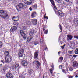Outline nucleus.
<instances>
[{
	"mask_svg": "<svg viewBox=\"0 0 78 78\" xmlns=\"http://www.w3.org/2000/svg\"><path fill=\"white\" fill-rule=\"evenodd\" d=\"M13 19H16V17H13Z\"/></svg>",
	"mask_w": 78,
	"mask_h": 78,
	"instance_id": "052dcab7",
	"label": "nucleus"
},
{
	"mask_svg": "<svg viewBox=\"0 0 78 78\" xmlns=\"http://www.w3.org/2000/svg\"><path fill=\"white\" fill-rule=\"evenodd\" d=\"M1 62H2V64H4V62H5L4 61H3V60H1Z\"/></svg>",
	"mask_w": 78,
	"mask_h": 78,
	"instance_id": "79ce46f5",
	"label": "nucleus"
},
{
	"mask_svg": "<svg viewBox=\"0 0 78 78\" xmlns=\"http://www.w3.org/2000/svg\"><path fill=\"white\" fill-rule=\"evenodd\" d=\"M63 58L62 57H61L59 58V59L58 60L59 62H62V60H63Z\"/></svg>",
	"mask_w": 78,
	"mask_h": 78,
	"instance_id": "4be33fe9",
	"label": "nucleus"
},
{
	"mask_svg": "<svg viewBox=\"0 0 78 78\" xmlns=\"http://www.w3.org/2000/svg\"><path fill=\"white\" fill-rule=\"evenodd\" d=\"M34 64H36L35 60H34L32 63V64H33V65H34Z\"/></svg>",
	"mask_w": 78,
	"mask_h": 78,
	"instance_id": "58836bf2",
	"label": "nucleus"
},
{
	"mask_svg": "<svg viewBox=\"0 0 78 78\" xmlns=\"http://www.w3.org/2000/svg\"><path fill=\"white\" fill-rule=\"evenodd\" d=\"M76 44H78V41H76Z\"/></svg>",
	"mask_w": 78,
	"mask_h": 78,
	"instance_id": "4d7b16f0",
	"label": "nucleus"
},
{
	"mask_svg": "<svg viewBox=\"0 0 78 78\" xmlns=\"http://www.w3.org/2000/svg\"><path fill=\"white\" fill-rule=\"evenodd\" d=\"M22 29L23 30H25L27 29V27L26 26H22Z\"/></svg>",
	"mask_w": 78,
	"mask_h": 78,
	"instance_id": "a878e982",
	"label": "nucleus"
},
{
	"mask_svg": "<svg viewBox=\"0 0 78 78\" xmlns=\"http://www.w3.org/2000/svg\"><path fill=\"white\" fill-rule=\"evenodd\" d=\"M59 69H62V65H61L59 66Z\"/></svg>",
	"mask_w": 78,
	"mask_h": 78,
	"instance_id": "49530a36",
	"label": "nucleus"
},
{
	"mask_svg": "<svg viewBox=\"0 0 78 78\" xmlns=\"http://www.w3.org/2000/svg\"><path fill=\"white\" fill-rule=\"evenodd\" d=\"M66 45H64L63 46H61V47L62 48V49H64V47Z\"/></svg>",
	"mask_w": 78,
	"mask_h": 78,
	"instance_id": "4c0bfd02",
	"label": "nucleus"
},
{
	"mask_svg": "<svg viewBox=\"0 0 78 78\" xmlns=\"http://www.w3.org/2000/svg\"><path fill=\"white\" fill-rule=\"evenodd\" d=\"M5 62L7 63H9V62H10L11 61V60H12V58L9 56H6L5 58Z\"/></svg>",
	"mask_w": 78,
	"mask_h": 78,
	"instance_id": "20e7f679",
	"label": "nucleus"
},
{
	"mask_svg": "<svg viewBox=\"0 0 78 78\" xmlns=\"http://www.w3.org/2000/svg\"><path fill=\"white\" fill-rule=\"evenodd\" d=\"M73 67H78V63L76 62H74L73 63Z\"/></svg>",
	"mask_w": 78,
	"mask_h": 78,
	"instance_id": "2eb2a0df",
	"label": "nucleus"
},
{
	"mask_svg": "<svg viewBox=\"0 0 78 78\" xmlns=\"http://www.w3.org/2000/svg\"><path fill=\"white\" fill-rule=\"evenodd\" d=\"M44 18H45V19H47V20H48V17L47 16H46L45 17V16H44Z\"/></svg>",
	"mask_w": 78,
	"mask_h": 78,
	"instance_id": "09e8293b",
	"label": "nucleus"
},
{
	"mask_svg": "<svg viewBox=\"0 0 78 78\" xmlns=\"http://www.w3.org/2000/svg\"><path fill=\"white\" fill-rule=\"evenodd\" d=\"M15 67L16 68L17 67H19V64H16L15 65Z\"/></svg>",
	"mask_w": 78,
	"mask_h": 78,
	"instance_id": "72a5a7b5",
	"label": "nucleus"
},
{
	"mask_svg": "<svg viewBox=\"0 0 78 78\" xmlns=\"http://www.w3.org/2000/svg\"><path fill=\"white\" fill-rule=\"evenodd\" d=\"M72 44H73V43L70 42L69 43L68 45L69 47H72Z\"/></svg>",
	"mask_w": 78,
	"mask_h": 78,
	"instance_id": "2f4dec72",
	"label": "nucleus"
},
{
	"mask_svg": "<svg viewBox=\"0 0 78 78\" xmlns=\"http://www.w3.org/2000/svg\"><path fill=\"white\" fill-rule=\"evenodd\" d=\"M36 68L37 70H39V66H37L36 67Z\"/></svg>",
	"mask_w": 78,
	"mask_h": 78,
	"instance_id": "37998d69",
	"label": "nucleus"
},
{
	"mask_svg": "<svg viewBox=\"0 0 78 78\" xmlns=\"http://www.w3.org/2000/svg\"><path fill=\"white\" fill-rule=\"evenodd\" d=\"M48 33V31H47V30H46V31H45L44 32L45 34H47Z\"/></svg>",
	"mask_w": 78,
	"mask_h": 78,
	"instance_id": "a18cd8bd",
	"label": "nucleus"
},
{
	"mask_svg": "<svg viewBox=\"0 0 78 78\" xmlns=\"http://www.w3.org/2000/svg\"><path fill=\"white\" fill-rule=\"evenodd\" d=\"M51 66L52 67V68H53V66Z\"/></svg>",
	"mask_w": 78,
	"mask_h": 78,
	"instance_id": "bf43d9fd",
	"label": "nucleus"
},
{
	"mask_svg": "<svg viewBox=\"0 0 78 78\" xmlns=\"http://www.w3.org/2000/svg\"><path fill=\"white\" fill-rule=\"evenodd\" d=\"M74 38H75V39H78V36L75 35L74 36Z\"/></svg>",
	"mask_w": 78,
	"mask_h": 78,
	"instance_id": "e433bc0d",
	"label": "nucleus"
},
{
	"mask_svg": "<svg viewBox=\"0 0 78 78\" xmlns=\"http://www.w3.org/2000/svg\"><path fill=\"white\" fill-rule=\"evenodd\" d=\"M75 53V54H78V48L76 49Z\"/></svg>",
	"mask_w": 78,
	"mask_h": 78,
	"instance_id": "cd10ccee",
	"label": "nucleus"
},
{
	"mask_svg": "<svg viewBox=\"0 0 78 78\" xmlns=\"http://www.w3.org/2000/svg\"><path fill=\"white\" fill-rule=\"evenodd\" d=\"M20 33L21 34L22 37L24 39H25L27 38V35L25 34L24 32H23L22 30H20Z\"/></svg>",
	"mask_w": 78,
	"mask_h": 78,
	"instance_id": "7ed1b4c3",
	"label": "nucleus"
},
{
	"mask_svg": "<svg viewBox=\"0 0 78 78\" xmlns=\"http://www.w3.org/2000/svg\"><path fill=\"white\" fill-rule=\"evenodd\" d=\"M31 20L33 25H37V21L36 19H33Z\"/></svg>",
	"mask_w": 78,
	"mask_h": 78,
	"instance_id": "6e6552de",
	"label": "nucleus"
},
{
	"mask_svg": "<svg viewBox=\"0 0 78 78\" xmlns=\"http://www.w3.org/2000/svg\"><path fill=\"white\" fill-rule=\"evenodd\" d=\"M35 64H36V65L38 66H40V63H39V62L37 60H35Z\"/></svg>",
	"mask_w": 78,
	"mask_h": 78,
	"instance_id": "412c9836",
	"label": "nucleus"
},
{
	"mask_svg": "<svg viewBox=\"0 0 78 78\" xmlns=\"http://www.w3.org/2000/svg\"><path fill=\"white\" fill-rule=\"evenodd\" d=\"M67 36H68L67 39L68 40H72L73 37L72 36L69 35H67Z\"/></svg>",
	"mask_w": 78,
	"mask_h": 78,
	"instance_id": "dca6fc26",
	"label": "nucleus"
},
{
	"mask_svg": "<svg viewBox=\"0 0 78 78\" xmlns=\"http://www.w3.org/2000/svg\"><path fill=\"white\" fill-rule=\"evenodd\" d=\"M45 30V29L44 28H43V31H44V30Z\"/></svg>",
	"mask_w": 78,
	"mask_h": 78,
	"instance_id": "e2e57ef3",
	"label": "nucleus"
},
{
	"mask_svg": "<svg viewBox=\"0 0 78 78\" xmlns=\"http://www.w3.org/2000/svg\"><path fill=\"white\" fill-rule=\"evenodd\" d=\"M61 53V52H59L58 53V55H60V54Z\"/></svg>",
	"mask_w": 78,
	"mask_h": 78,
	"instance_id": "6e6d98bb",
	"label": "nucleus"
},
{
	"mask_svg": "<svg viewBox=\"0 0 78 78\" xmlns=\"http://www.w3.org/2000/svg\"><path fill=\"white\" fill-rule=\"evenodd\" d=\"M32 3V2H28V1L25 2H24V3L26 4L27 5H31V3Z\"/></svg>",
	"mask_w": 78,
	"mask_h": 78,
	"instance_id": "5701e85b",
	"label": "nucleus"
},
{
	"mask_svg": "<svg viewBox=\"0 0 78 78\" xmlns=\"http://www.w3.org/2000/svg\"><path fill=\"white\" fill-rule=\"evenodd\" d=\"M12 70H16V68L14 66H12Z\"/></svg>",
	"mask_w": 78,
	"mask_h": 78,
	"instance_id": "b1692460",
	"label": "nucleus"
},
{
	"mask_svg": "<svg viewBox=\"0 0 78 78\" xmlns=\"http://www.w3.org/2000/svg\"><path fill=\"white\" fill-rule=\"evenodd\" d=\"M17 29L16 27L13 26L12 27L11 29H10V31L11 32H12V33H14V31H16Z\"/></svg>",
	"mask_w": 78,
	"mask_h": 78,
	"instance_id": "0eeeda50",
	"label": "nucleus"
},
{
	"mask_svg": "<svg viewBox=\"0 0 78 78\" xmlns=\"http://www.w3.org/2000/svg\"><path fill=\"white\" fill-rule=\"evenodd\" d=\"M38 53L39 52H36L34 53V58H37V56H38Z\"/></svg>",
	"mask_w": 78,
	"mask_h": 78,
	"instance_id": "ddd939ff",
	"label": "nucleus"
},
{
	"mask_svg": "<svg viewBox=\"0 0 78 78\" xmlns=\"http://www.w3.org/2000/svg\"><path fill=\"white\" fill-rule=\"evenodd\" d=\"M22 65L24 66H27V65H28V63L25 61H22Z\"/></svg>",
	"mask_w": 78,
	"mask_h": 78,
	"instance_id": "1a4fd4ad",
	"label": "nucleus"
},
{
	"mask_svg": "<svg viewBox=\"0 0 78 78\" xmlns=\"http://www.w3.org/2000/svg\"><path fill=\"white\" fill-rule=\"evenodd\" d=\"M0 78H2V77L0 76Z\"/></svg>",
	"mask_w": 78,
	"mask_h": 78,
	"instance_id": "69168bd1",
	"label": "nucleus"
},
{
	"mask_svg": "<svg viewBox=\"0 0 78 78\" xmlns=\"http://www.w3.org/2000/svg\"><path fill=\"white\" fill-rule=\"evenodd\" d=\"M69 70L70 71H72L73 70V68L72 67H70L69 69Z\"/></svg>",
	"mask_w": 78,
	"mask_h": 78,
	"instance_id": "c9c22d12",
	"label": "nucleus"
},
{
	"mask_svg": "<svg viewBox=\"0 0 78 78\" xmlns=\"http://www.w3.org/2000/svg\"><path fill=\"white\" fill-rule=\"evenodd\" d=\"M73 57H76L77 56L76 55H73Z\"/></svg>",
	"mask_w": 78,
	"mask_h": 78,
	"instance_id": "8fccbe9b",
	"label": "nucleus"
},
{
	"mask_svg": "<svg viewBox=\"0 0 78 78\" xmlns=\"http://www.w3.org/2000/svg\"><path fill=\"white\" fill-rule=\"evenodd\" d=\"M75 77H76V78H78V76L77 75H76V76H75Z\"/></svg>",
	"mask_w": 78,
	"mask_h": 78,
	"instance_id": "5fc2aeb1",
	"label": "nucleus"
},
{
	"mask_svg": "<svg viewBox=\"0 0 78 78\" xmlns=\"http://www.w3.org/2000/svg\"><path fill=\"white\" fill-rule=\"evenodd\" d=\"M74 23L75 25H78V19H75L74 20Z\"/></svg>",
	"mask_w": 78,
	"mask_h": 78,
	"instance_id": "f8f14e48",
	"label": "nucleus"
},
{
	"mask_svg": "<svg viewBox=\"0 0 78 78\" xmlns=\"http://www.w3.org/2000/svg\"><path fill=\"white\" fill-rule=\"evenodd\" d=\"M72 55H69L70 58H72Z\"/></svg>",
	"mask_w": 78,
	"mask_h": 78,
	"instance_id": "603ef678",
	"label": "nucleus"
},
{
	"mask_svg": "<svg viewBox=\"0 0 78 78\" xmlns=\"http://www.w3.org/2000/svg\"><path fill=\"white\" fill-rule=\"evenodd\" d=\"M57 12H58V14H59V16L61 17H62V16H64V13H63L61 11L59 10Z\"/></svg>",
	"mask_w": 78,
	"mask_h": 78,
	"instance_id": "9d476101",
	"label": "nucleus"
},
{
	"mask_svg": "<svg viewBox=\"0 0 78 78\" xmlns=\"http://www.w3.org/2000/svg\"><path fill=\"white\" fill-rule=\"evenodd\" d=\"M4 55L6 56H9V52L8 51H5L4 53Z\"/></svg>",
	"mask_w": 78,
	"mask_h": 78,
	"instance_id": "f3484780",
	"label": "nucleus"
},
{
	"mask_svg": "<svg viewBox=\"0 0 78 78\" xmlns=\"http://www.w3.org/2000/svg\"><path fill=\"white\" fill-rule=\"evenodd\" d=\"M36 12H33L31 14L32 18H34V17H36Z\"/></svg>",
	"mask_w": 78,
	"mask_h": 78,
	"instance_id": "6ab92c4d",
	"label": "nucleus"
},
{
	"mask_svg": "<svg viewBox=\"0 0 78 78\" xmlns=\"http://www.w3.org/2000/svg\"><path fill=\"white\" fill-rule=\"evenodd\" d=\"M59 27L61 30V32H62V28H61V25H59Z\"/></svg>",
	"mask_w": 78,
	"mask_h": 78,
	"instance_id": "ea45409f",
	"label": "nucleus"
},
{
	"mask_svg": "<svg viewBox=\"0 0 78 78\" xmlns=\"http://www.w3.org/2000/svg\"><path fill=\"white\" fill-rule=\"evenodd\" d=\"M2 46H3L2 42H0V48H1V47H2Z\"/></svg>",
	"mask_w": 78,
	"mask_h": 78,
	"instance_id": "f704fd0d",
	"label": "nucleus"
},
{
	"mask_svg": "<svg viewBox=\"0 0 78 78\" xmlns=\"http://www.w3.org/2000/svg\"><path fill=\"white\" fill-rule=\"evenodd\" d=\"M57 1V2L58 3H60H60H61V2H60V1L59 0H58V1Z\"/></svg>",
	"mask_w": 78,
	"mask_h": 78,
	"instance_id": "c03bdc74",
	"label": "nucleus"
},
{
	"mask_svg": "<svg viewBox=\"0 0 78 78\" xmlns=\"http://www.w3.org/2000/svg\"><path fill=\"white\" fill-rule=\"evenodd\" d=\"M29 10H30V11H32V8H31V7H30V8H29Z\"/></svg>",
	"mask_w": 78,
	"mask_h": 78,
	"instance_id": "de8ad7c7",
	"label": "nucleus"
},
{
	"mask_svg": "<svg viewBox=\"0 0 78 78\" xmlns=\"http://www.w3.org/2000/svg\"><path fill=\"white\" fill-rule=\"evenodd\" d=\"M13 20H14L15 22H16V21H18V20H13V19H12Z\"/></svg>",
	"mask_w": 78,
	"mask_h": 78,
	"instance_id": "864d4df0",
	"label": "nucleus"
},
{
	"mask_svg": "<svg viewBox=\"0 0 78 78\" xmlns=\"http://www.w3.org/2000/svg\"><path fill=\"white\" fill-rule=\"evenodd\" d=\"M33 73V71L32 69L29 70L28 71V73L29 75H31L32 73Z\"/></svg>",
	"mask_w": 78,
	"mask_h": 78,
	"instance_id": "aec40b11",
	"label": "nucleus"
},
{
	"mask_svg": "<svg viewBox=\"0 0 78 78\" xmlns=\"http://www.w3.org/2000/svg\"><path fill=\"white\" fill-rule=\"evenodd\" d=\"M77 10H78V8H77Z\"/></svg>",
	"mask_w": 78,
	"mask_h": 78,
	"instance_id": "774afa93",
	"label": "nucleus"
},
{
	"mask_svg": "<svg viewBox=\"0 0 78 78\" xmlns=\"http://www.w3.org/2000/svg\"><path fill=\"white\" fill-rule=\"evenodd\" d=\"M69 53V54H72L73 53V50L72 51H70L69 50L68 51Z\"/></svg>",
	"mask_w": 78,
	"mask_h": 78,
	"instance_id": "bb28decb",
	"label": "nucleus"
},
{
	"mask_svg": "<svg viewBox=\"0 0 78 78\" xmlns=\"http://www.w3.org/2000/svg\"><path fill=\"white\" fill-rule=\"evenodd\" d=\"M69 78H72V76H70Z\"/></svg>",
	"mask_w": 78,
	"mask_h": 78,
	"instance_id": "680f3d73",
	"label": "nucleus"
},
{
	"mask_svg": "<svg viewBox=\"0 0 78 78\" xmlns=\"http://www.w3.org/2000/svg\"><path fill=\"white\" fill-rule=\"evenodd\" d=\"M32 7L34 9H37V5H34L32 6Z\"/></svg>",
	"mask_w": 78,
	"mask_h": 78,
	"instance_id": "393cba45",
	"label": "nucleus"
},
{
	"mask_svg": "<svg viewBox=\"0 0 78 78\" xmlns=\"http://www.w3.org/2000/svg\"><path fill=\"white\" fill-rule=\"evenodd\" d=\"M44 77H45V76H44V75L43 78H44Z\"/></svg>",
	"mask_w": 78,
	"mask_h": 78,
	"instance_id": "0e129e2a",
	"label": "nucleus"
},
{
	"mask_svg": "<svg viewBox=\"0 0 78 78\" xmlns=\"http://www.w3.org/2000/svg\"><path fill=\"white\" fill-rule=\"evenodd\" d=\"M32 38H33V37H28L27 38V41L28 42H29L30 41H31V40L32 39Z\"/></svg>",
	"mask_w": 78,
	"mask_h": 78,
	"instance_id": "a211bd4d",
	"label": "nucleus"
},
{
	"mask_svg": "<svg viewBox=\"0 0 78 78\" xmlns=\"http://www.w3.org/2000/svg\"><path fill=\"white\" fill-rule=\"evenodd\" d=\"M44 41H43V40H42L40 39V43L41 44H42V43H43Z\"/></svg>",
	"mask_w": 78,
	"mask_h": 78,
	"instance_id": "a19ab883",
	"label": "nucleus"
},
{
	"mask_svg": "<svg viewBox=\"0 0 78 78\" xmlns=\"http://www.w3.org/2000/svg\"><path fill=\"white\" fill-rule=\"evenodd\" d=\"M66 2H68V1H67V0H66Z\"/></svg>",
	"mask_w": 78,
	"mask_h": 78,
	"instance_id": "338daca9",
	"label": "nucleus"
},
{
	"mask_svg": "<svg viewBox=\"0 0 78 78\" xmlns=\"http://www.w3.org/2000/svg\"><path fill=\"white\" fill-rule=\"evenodd\" d=\"M2 28H3V26H2L1 27V29L2 28Z\"/></svg>",
	"mask_w": 78,
	"mask_h": 78,
	"instance_id": "13d9d810",
	"label": "nucleus"
},
{
	"mask_svg": "<svg viewBox=\"0 0 78 78\" xmlns=\"http://www.w3.org/2000/svg\"><path fill=\"white\" fill-rule=\"evenodd\" d=\"M50 1L51 3L52 4V5H53V6H54L55 9L56 10V9H57V8H56V6H55V4H54V1H53V0H50Z\"/></svg>",
	"mask_w": 78,
	"mask_h": 78,
	"instance_id": "9b49d317",
	"label": "nucleus"
},
{
	"mask_svg": "<svg viewBox=\"0 0 78 78\" xmlns=\"http://www.w3.org/2000/svg\"><path fill=\"white\" fill-rule=\"evenodd\" d=\"M24 53V50L23 49H20L18 53V55L20 57H22Z\"/></svg>",
	"mask_w": 78,
	"mask_h": 78,
	"instance_id": "39448f33",
	"label": "nucleus"
},
{
	"mask_svg": "<svg viewBox=\"0 0 78 78\" xmlns=\"http://www.w3.org/2000/svg\"><path fill=\"white\" fill-rule=\"evenodd\" d=\"M62 72H63L65 73V70H64V69H62Z\"/></svg>",
	"mask_w": 78,
	"mask_h": 78,
	"instance_id": "3c124183",
	"label": "nucleus"
},
{
	"mask_svg": "<svg viewBox=\"0 0 78 78\" xmlns=\"http://www.w3.org/2000/svg\"><path fill=\"white\" fill-rule=\"evenodd\" d=\"M50 73H51V74L52 75L53 74V69H50Z\"/></svg>",
	"mask_w": 78,
	"mask_h": 78,
	"instance_id": "473e14b6",
	"label": "nucleus"
},
{
	"mask_svg": "<svg viewBox=\"0 0 78 78\" xmlns=\"http://www.w3.org/2000/svg\"><path fill=\"white\" fill-rule=\"evenodd\" d=\"M27 5L22 3H20L19 4L16 6V8L18 12L21 11V8H26Z\"/></svg>",
	"mask_w": 78,
	"mask_h": 78,
	"instance_id": "f257e3e1",
	"label": "nucleus"
},
{
	"mask_svg": "<svg viewBox=\"0 0 78 78\" xmlns=\"http://www.w3.org/2000/svg\"><path fill=\"white\" fill-rule=\"evenodd\" d=\"M6 77L8 78H13V76L12 74L8 73L6 74Z\"/></svg>",
	"mask_w": 78,
	"mask_h": 78,
	"instance_id": "423d86ee",
	"label": "nucleus"
},
{
	"mask_svg": "<svg viewBox=\"0 0 78 78\" xmlns=\"http://www.w3.org/2000/svg\"><path fill=\"white\" fill-rule=\"evenodd\" d=\"M0 16L4 18H6L8 17V15L6 14V12L3 10L0 11Z\"/></svg>",
	"mask_w": 78,
	"mask_h": 78,
	"instance_id": "f03ea898",
	"label": "nucleus"
},
{
	"mask_svg": "<svg viewBox=\"0 0 78 78\" xmlns=\"http://www.w3.org/2000/svg\"><path fill=\"white\" fill-rule=\"evenodd\" d=\"M38 44H39V42H38L35 41L34 43V45H37Z\"/></svg>",
	"mask_w": 78,
	"mask_h": 78,
	"instance_id": "7c9ffc66",
	"label": "nucleus"
},
{
	"mask_svg": "<svg viewBox=\"0 0 78 78\" xmlns=\"http://www.w3.org/2000/svg\"><path fill=\"white\" fill-rule=\"evenodd\" d=\"M13 24L15 25H16V26H18V25H19V23H16L15 22H13Z\"/></svg>",
	"mask_w": 78,
	"mask_h": 78,
	"instance_id": "c756f323",
	"label": "nucleus"
},
{
	"mask_svg": "<svg viewBox=\"0 0 78 78\" xmlns=\"http://www.w3.org/2000/svg\"><path fill=\"white\" fill-rule=\"evenodd\" d=\"M5 71H6V69H5V68H3L1 70V71L2 73H4V72H5Z\"/></svg>",
	"mask_w": 78,
	"mask_h": 78,
	"instance_id": "c85d7f7f",
	"label": "nucleus"
},
{
	"mask_svg": "<svg viewBox=\"0 0 78 78\" xmlns=\"http://www.w3.org/2000/svg\"><path fill=\"white\" fill-rule=\"evenodd\" d=\"M34 29H32L30 31V32L29 33V35L30 36H31L33 35V34L34 33Z\"/></svg>",
	"mask_w": 78,
	"mask_h": 78,
	"instance_id": "4468645a",
	"label": "nucleus"
}]
</instances>
